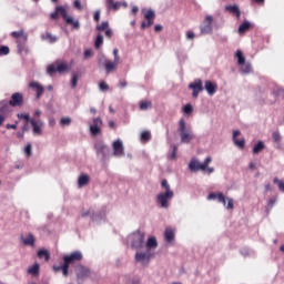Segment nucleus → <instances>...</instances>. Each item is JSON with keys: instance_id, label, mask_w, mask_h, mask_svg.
Here are the masks:
<instances>
[{"instance_id": "26", "label": "nucleus", "mask_w": 284, "mask_h": 284, "mask_svg": "<svg viewBox=\"0 0 284 284\" xmlns=\"http://www.w3.org/2000/svg\"><path fill=\"white\" fill-rule=\"evenodd\" d=\"M42 41H48V43H57L59 41V38L50 32L41 34Z\"/></svg>"}, {"instance_id": "40", "label": "nucleus", "mask_w": 284, "mask_h": 284, "mask_svg": "<svg viewBox=\"0 0 284 284\" xmlns=\"http://www.w3.org/2000/svg\"><path fill=\"white\" fill-rule=\"evenodd\" d=\"M109 28H110V22H108V21H103L101 24L97 26V30L99 32H103L104 30H106Z\"/></svg>"}, {"instance_id": "41", "label": "nucleus", "mask_w": 284, "mask_h": 284, "mask_svg": "<svg viewBox=\"0 0 284 284\" xmlns=\"http://www.w3.org/2000/svg\"><path fill=\"white\" fill-rule=\"evenodd\" d=\"M72 123V118L65 116V118H61L60 120V124L63 126H68Z\"/></svg>"}, {"instance_id": "34", "label": "nucleus", "mask_w": 284, "mask_h": 284, "mask_svg": "<svg viewBox=\"0 0 284 284\" xmlns=\"http://www.w3.org/2000/svg\"><path fill=\"white\" fill-rule=\"evenodd\" d=\"M263 150H265V143H263V141H258L253 148V154H260Z\"/></svg>"}, {"instance_id": "27", "label": "nucleus", "mask_w": 284, "mask_h": 284, "mask_svg": "<svg viewBox=\"0 0 284 284\" xmlns=\"http://www.w3.org/2000/svg\"><path fill=\"white\" fill-rule=\"evenodd\" d=\"M88 183H90V175L81 174L78 178V187H85V185H88Z\"/></svg>"}, {"instance_id": "47", "label": "nucleus", "mask_w": 284, "mask_h": 284, "mask_svg": "<svg viewBox=\"0 0 284 284\" xmlns=\"http://www.w3.org/2000/svg\"><path fill=\"white\" fill-rule=\"evenodd\" d=\"M183 112L184 114H192V112H194V108H192V104H186L183 108Z\"/></svg>"}, {"instance_id": "43", "label": "nucleus", "mask_w": 284, "mask_h": 284, "mask_svg": "<svg viewBox=\"0 0 284 284\" xmlns=\"http://www.w3.org/2000/svg\"><path fill=\"white\" fill-rule=\"evenodd\" d=\"M150 139H152L150 131H144L141 133V141H150Z\"/></svg>"}, {"instance_id": "37", "label": "nucleus", "mask_w": 284, "mask_h": 284, "mask_svg": "<svg viewBox=\"0 0 284 284\" xmlns=\"http://www.w3.org/2000/svg\"><path fill=\"white\" fill-rule=\"evenodd\" d=\"M235 57L237 58L239 65H243L245 63V55H243L242 50H237Z\"/></svg>"}, {"instance_id": "12", "label": "nucleus", "mask_w": 284, "mask_h": 284, "mask_svg": "<svg viewBox=\"0 0 284 284\" xmlns=\"http://www.w3.org/2000/svg\"><path fill=\"white\" fill-rule=\"evenodd\" d=\"M189 89L192 90L193 99H199V93L203 92V81L201 79H195L189 84Z\"/></svg>"}, {"instance_id": "21", "label": "nucleus", "mask_w": 284, "mask_h": 284, "mask_svg": "<svg viewBox=\"0 0 284 284\" xmlns=\"http://www.w3.org/2000/svg\"><path fill=\"white\" fill-rule=\"evenodd\" d=\"M105 8L109 12H116V10L121 9V2L114 0H105Z\"/></svg>"}, {"instance_id": "35", "label": "nucleus", "mask_w": 284, "mask_h": 284, "mask_svg": "<svg viewBox=\"0 0 284 284\" xmlns=\"http://www.w3.org/2000/svg\"><path fill=\"white\" fill-rule=\"evenodd\" d=\"M81 216H82L83 219L90 216V219H92V221H97V215H94V211H93L92 209H89V210H87V211H83L82 214H81Z\"/></svg>"}, {"instance_id": "15", "label": "nucleus", "mask_w": 284, "mask_h": 284, "mask_svg": "<svg viewBox=\"0 0 284 284\" xmlns=\"http://www.w3.org/2000/svg\"><path fill=\"white\" fill-rule=\"evenodd\" d=\"M69 70L68 64L63 62H59L57 65L55 64H50L47 68L48 74H54V72H67Z\"/></svg>"}, {"instance_id": "61", "label": "nucleus", "mask_w": 284, "mask_h": 284, "mask_svg": "<svg viewBox=\"0 0 284 284\" xmlns=\"http://www.w3.org/2000/svg\"><path fill=\"white\" fill-rule=\"evenodd\" d=\"M49 125H50V128H54L57 125V120H54V118H50Z\"/></svg>"}, {"instance_id": "23", "label": "nucleus", "mask_w": 284, "mask_h": 284, "mask_svg": "<svg viewBox=\"0 0 284 284\" xmlns=\"http://www.w3.org/2000/svg\"><path fill=\"white\" fill-rule=\"evenodd\" d=\"M239 136H241V131L235 130L233 131V143L237 146V148H245V140H239Z\"/></svg>"}, {"instance_id": "48", "label": "nucleus", "mask_w": 284, "mask_h": 284, "mask_svg": "<svg viewBox=\"0 0 284 284\" xmlns=\"http://www.w3.org/2000/svg\"><path fill=\"white\" fill-rule=\"evenodd\" d=\"M0 112H1L2 114H6V113L8 112V102L2 101V102L0 103Z\"/></svg>"}, {"instance_id": "63", "label": "nucleus", "mask_w": 284, "mask_h": 284, "mask_svg": "<svg viewBox=\"0 0 284 284\" xmlns=\"http://www.w3.org/2000/svg\"><path fill=\"white\" fill-rule=\"evenodd\" d=\"M161 30H163V26L156 24V26L154 27V31H155V32H161Z\"/></svg>"}, {"instance_id": "18", "label": "nucleus", "mask_w": 284, "mask_h": 284, "mask_svg": "<svg viewBox=\"0 0 284 284\" xmlns=\"http://www.w3.org/2000/svg\"><path fill=\"white\" fill-rule=\"evenodd\" d=\"M29 123L32 125L33 134L36 136H41L43 134V131L41 128H43V121L41 120H29Z\"/></svg>"}, {"instance_id": "1", "label": "nucleus", "mask_w": 284, "mask_h": 284, "mask_svg": "<svg viewBox=\"0 0 284 284\" xmlns=\"http://www.w3.org/2000/svg\"><path fill=\"white\" fill-rule=\"evenodd\" d=\"M156 247H159L156 237L150 236L146 240L145 247L136 250L134 256L135 263L142 265V267H148V265H150V261H152V256H154L152 251L156 250Z\"/></svg>"}, {"instance_id": "5", "label": "nucleus", "mask_w": 284, "mask_h": 284, "mask_svg": "<svg viewBox=\"0 0 284 284\" xmlns=\"http://www.w3.org/2000/svg\"><path fill=\"white\" fill-rule=\"evenodd\" d=\"M217 200L219 203H222L226 210H234V199L227 197L225 200V195L223 193H215L212 192L207 196V201H215ZM227 201V202H226Z\"/></svg>"}, {"instance_id": "17", "label": "nucleus", "mask_w": 284, "mask_h": 284, "mask_svg": "<svg viewBox=\"0 0 284 284\" xmlns=\"http://www.w3.org/2000/svg\"><path fill=\"white\" fill-rule=\"evenodd\" d=\"M101 125H103L101 118L93 119V123L90 126V132L93 136H99V134H101Z\"/></svg>"}, {"instance_id": "16", "label": "nucleus", "mask_w": 284, "mask_h": 284, "mask_svg": "<svg viewBox=\"0 0 284 284\" xmlns=\"http://www.w3.org/2000/svg\"><path fill=\"white\" fill-rule=\"evenodd\" d=\"M29 88H31V90H33V92H36V99H41V97H43V93L45 92V88H43V85L37 81H32L29 83Z\"/></svg>"}, {"instance_id": "58", "label": "nucleus", "mask_w": 284, "mask_h": 284, "mask_svg": "<svg viewBox=\"0 0 284 284\" xmlns=\"http://www.w3.org/2000/svg\"><path fill=\"white\" fill-rule=\"evenodd\" d=\"M94 54V52H92L91 49H87L84 51V59H90V57H92Z\"/></svg>"}, {"instance_id": "39", "label": "nucleus", "mask_w": 284, "mask_h": 284, "mask_svg": "<svg viewBox=\"0 0 284 284\" xmlns=\"http://www.w3.org/2000/svg\"><path fill=\"white\" fill-rule=\"evenodd\" d=\"M150 108H152V102L151 101L140 102V110L145 111V110H150Z\"/></svg>"}, {"instance_id": "42", "label": "nucleus", "mask_w": 284, "mask_h": 284, "mask_svg": "<svg viewBox=\"0 0 284 284\" xmlns=\"http://www.w3.org/2000/svg\"><path fill=\"white\" fill-rule=\"evenodd\" d=\"M94 45H95V48H101V45H103V36L102 34L97 36Z\"/></svg>"}, {"instance_id": "2", "label": "nucleus", "mask_w": 284, "mask_h": 284, "mask_svg": "<svg viewBox=\"0 0 284 284\" xmlns=\"http://www.w3.org/2000/svg\"><path fill=\"white\" fill-rule=\"evenodd\" d=\"M162 192H160L156 195V203L162 207L163 210H168L170 207V201L174 199V191L170 187V183H168V180H162L161 182Z\"/></svg>"}, {"instance_id": "38", "label": "nucleus", "mask_w": 284, "mask_h": 284, "mask_svg": "<svg viewBox=\"0 0 284 284\" xmlns=\"http://www.w3.org/2000/svg\"><path fill=\"white\" fill-rule=\"evenodd\" d=\"M242 256H244V258H247V256H254V251H252L248 247H244L241 251Z\"/></svg>"}, {"instance_id": "31", "label": "nucleus", "mask_w": 284, "mask_h": 284, "mask_svg": "<svg viewBox=\"0 0 284 284\" xmlns=\"http://www.w3.org/2000/svg\"><path fill=\"white\" fill-rule=\"evenodd\" d=\"M250 28H252V23H250L247 20H244L243 23L239 27V33L244 34V32H247Z\"/></svg>"}, {"instance_id": "56", "label": "nucleus", "mask_w": 284, "mask_h": 284, "mask_svg": "<svg viewBox=\"0 0 284 284\" xmlns=\"http://www.w3.org/2000/svg\"><path fill=\"white\" fill-rule=\"evenodd\" d=\"M276 203V197H271L267 203L268 210H272L274 207V204Z\"/></svg>"}, {"instance_id": "36", "label": "nucleus", "mask_w": 284, "mask_h": 284, "mask_svg": "<svg viewBox=\"0 0 284 284\" xmlns=\"http://www.w3.org/2000/svg\"><path fill=\"white\" fill-rule=\"evenodd\" d=\"M241 65V72L242 74H250V72H252V64L250 63H243V64H240Z\"/></svg>"}, {"instance_id": "22", "label": "nucleus", "mask_w": 284, "mask_h": 284, "mask_svg": "<svg viewBox=\"0 0 284 284\" xmlns=\"http://www.w3.org/2000/svg\"><path fill=\"white\" fill-rule=\"evenodd\" d=\"M75 273L78 278H88V276H90V268L83 266V265H79L75 268Z\"/></svg>"}, {"instance_id": "57", "label": "nucleus", "mask_w": 284, "mask_h": 284, "mask_svg": "<svg viewBox=\"0 0 284 284\" xmlns=\"http://www.w3.org/2000/svg\"><path fill=\"white\" fill-rule=\"evenodd\" d=\"M101 19V10H97L93 14V20L99 22Z\"/></svg>"}, {"instance_id": "14", "label": "nucleus", "mask_w": 284, "mask_h": 284, "mask_svg": "<svg viewBox=\"0 0 284 284\" xmlns=\"http://www.w3.org/2000/svg\"><path fill=\"white\" fill-rule=\"evenodd\" d=\"M83 258V253L81 251H74L73 253L65 255L63 257L64 263L67 265H72V263H79V261H82Z\"/></svg>"}, {"instance_id": "62", "label": "nucleus", "mask_w": 284, "mask_h": 284, "mask_svg": "<svg viewBox=\"0 0 284 284\" xmlns=\"http://www.w3.org/2000/svg\"><path fill=\"white\" fill-rule=\"evenodd\" d=\"M74 8H77L78 10H81V1L75 0L74 1Z\"/></svg>"}, {"instance_id": "10", "label": "nucleus", "mask_w": 284, "mask_h": 284, "mask_svg": "<svg viewBox=\"0 0 284 284\" xmlns=\"http://www.w3.org/2000/svg\"><path fill=\"white\" fill-rule=\"evenodd\" d=\"M156 17V13H154V10L149 9L144 12V19H146V21H143L141 23V30H145V28H152V26H154V19Z\"/></svg>"}, {"instance_id": "64", "label": "nucleus", "mask_w": 284, "mask_h": 284, "mask_svg": "<svg viewBox=\"0 0 284 284\" xmlns=\"http://www.w3.org/2000/svg\"><path fill=\"white\" fill-rule=\"evenodd\" d=\"M126 87H128V82L125 80H121L120 88H126Z\"/></svg>"}, {"instance_id": "25", "label": "nucleus", "mask_w": 284, "mask_h": 284, "mask_svg": "<svg viewBox=\"0 0 284 284\" xmlns=\"http://www.w3.org/2000/svg\"><path fill=\"white\" fill-rule=\"evenodd\" d=\"M174 236H175V231L172 227H168L164 231V239L166 241V243H172V241H174Z\"/></svg>"}, {"instance_id": "30", "label": "nucleus", "mask_w": 284, "mask_h": 284, "mask_svg": "<svg viewBox=\"0 0 284 284\" xmlns=\"http://www.w3.org/2000/svg\"><path fill=\"white\" fill-rule=\"evenodd\" d=\"M95 150L98 154H102V156H105V150H108V146L103 142H97L95 143Z\"/></svg>"}, {"instance_id": "28", "label": "nucleus", "mask_w": 284, "mask_h": 284, "mask_svg": "<svg viewBox=\"0 0 284 284\" xmlns=\"http://www.w3.org/2000/svg\"><path fill=\"white\" fill-rule=\"evenodd\" d=\"M38 258H44V261L48 263L50 261V251L45 248H40L37 253Z\"/></svg>"}, {"instance_id": "29", "label": "nucleus", "mask_w": 284, "mask_h": 284, "mask_svg": "<svg viewBox=\"0 0 284 284\" xmlns=\"http://www.w3.org/2000/svg\"><path fill=\"white\" fill-rule=\"evenodd\" d=\"M225 10H227V12H232V14L236 16L237 19H241V10L239 9V6H226Z\"/></svg>"}, {"instance_id": "6", "label": "nucleus", "mask_w": 284, "mask_h": 284, "mask_svg": "<svg viewBox=\"0 0 284 284\" xmlns=\"http://www.w3.org/2000/svg\"><path fill=\"white\" fill-rule=\"evenodd\" d=\"M212 163V158L207 156L203 163H201L199 161V159L196 158H192L190 163H189V170H191V172H205V170H207V165H210Z\"/></svg>"}, {"instance_id": "51", "label": "nucleus", "mask_w": 284, "mask_h": 284, "mask_svg": "<svg viewBox=\"0 0 284 284\" xmlns=\"http://www.w3.org/2000/svg\"><path fill=\"white\" fill-rule=\"evenodd\" d=\"M7 54H10V48H8V47H1V48H0V55H1V57H4V55H7Z\"/></svg>"}, {"instance_id": "3", "label": "nucleus", "mask_w": 284, "mask_h": 284, "mask_svg": "<svg viewBox=\"0 0 284 284\" xmlns=\"http://www.w3.org/2000/svg\"><path fill=\"white\" fill-rule=\"evenodd\" d=\"M128 243L132 250H143L145 247V233L143 231H135L128 236Z\"/></svg>"}, {"instance_id": "9", "label": "nucleus", "mask_w": 284, "mask_h": 284, "mask_svg": "<svg viewBox=\"0 0 284 284\" xmlns=\"http://www.w3.org/2000/svg\"><path fill=\"white\" fill-rule=\"evenodd\" d=\"M58 10L61 11V17L65 23L69 26H72L73 30H79L81 28V22L79 20H75L72 16H68V10L65 8H58Z\"/></svg>"}, {"instance_id": "13", "label": "nucleus", "mask_w": 284, "mask_h": 284, "mask_svg": "<svg viewBox=\"0 0 284 284\" xmlns=\"http://www.w3.org/2000/svg\"><path fill=\"white\" fill-rule=\"evenodd\" d=\"M113 148V156H116L118 159H121V156H125V148L123 146V141L115 140L112 143Z\"/></svg>"}, {"instance_id": "46", "label": "nucleus", "mask_w": 284, "mask_h": 284, "mask_svg": "<svg viewBox=\"0 0 284 284\" xmlns=\"http://www.w3.org/2000/svg\"><path fill=\"white\" fill-rule=\"evenodd\" d=\"M18 119H24L27 123H30L33 119H30V114L28 113H18Z\"/></svg>"}, {"instance_id": "32", "label": "nucleus", "mask_w": 284, "mask_h": 284, "mask_svg": "<svg viewBox=\"0 0 284 284\" xmlns=\"http://www.w3.org/2000/svg\"><path fill=\"white\" fill-rule=\"evenodd\" d=\"M179 153V148L176 145L172 146V150L168 153L169 161H176V154Z\"/></svg>"}, {"instance_id": "33", "label": "nucleus", "mask_w": 284, "mask_h": 284, "mask_svg": "<svg viewBox=\"0 0 284 284\" xmlns=\"http://www.w3.org/2000/svg\"><path fill=\"white\" fill-rule=\"evenodd\" d=\"M39 270H40V265L39 263H36L34 265L28 268V274H31V276H39Z\"/></svg>"}, {"instance_id": "55", "label": "nucleus", "mask_w": 284, "mask_h": 284, "mask_svg": "<svg viewBox=\"0 0 284 284\" xmlns=\"http://www.w3.org/2000/svg\"><path fill=\"white\" fill-rule=\"evenodd\" d=\"M114 61L121 63V57H119V49H113Z\"/></svg>"}, {"instance_id": "45", "label": "nucleus", "mask_w": 284, "mask_h": 284, "mask_svg": "<svg viewBox=\"0 0 284 284\" xmlns=\"http://www.w3.org/2000/svg\"><path fill=\"white\" fill-rule=\"evenodd\" d=\"M273 183H276V184L278 185V190H280L281 192H284V181H283V180H278L277 178H275V179L273 180Z\"/></svg>"}, {"instance_id": "44", "label": "nucleus", "mask_w": 284, "mask_h": 284, "mask_svg": "<svg viewBox=\"0 0 284 284\" xmlns=\"http://www.w3.org/2000/svg\"><path fill=\"white\" fill-rule=\"evenodd\" d=\"M79 83V73H72L71 88H74Z\"/></svg>"}, {"instance_id": "7", "label": "nucleus", "mask_w": 284, "mask_h": 284, "mask_svg": "<svg viewBox=\"0 0 284 284\" xmlns=\"http://www.w3.org/2000/svg\"><path fill=\"white\" fill-rule=\"evenodd\" d=\"M98 63H100V65L104 67L106 74H110V72L116 71V68L119 67V62H116V60H114L112 62V61L108 60V58L103 54L99 55Z\"/></svg>"}, {"instance_id": "11", "label": "nucleus", "mask_w": 284, "mask_h": 284, "mask_svg": "<svg viewBox=\"0 0 284 284\" xmlns=\"http://www.w3.org/2000/svg\"><path fill=\"white\" fill-rule=\"evenodd\" d=\"M214 17L206 16L203 22L200 26L201 34H212V22Z\"/></svg>"}, {"instance_id": "50", "label": "nucleus", "mask_w": 284, "mask_h": 284, "mask_svg": "<svg viewBox=\"0 0 284 284\" xmlns=\"http://www.w3.org/2000/svg\"><path fill=\"white\" fill-rule=\"evenodd\" d=\"M70 268V264H68V263H63L62 264V270H61V272H62V274H63V276H68V270Z\"/></svg>"}, {"instance_id": "49", "label": "nucleus", "mask_w": 284, "mask_h": 284, "mask_svg": "<svg viewBox=\"0 0 284 284\" xmlns=\"http://www.w3.org/2000/svg\"><path fill=\"white\" fill-rule=\"evenodd\" d=\"M272 139H273L274 143H281V133L273 132Z\"/></svg>"}, {"instance_id": "4", "label": "nucleus", "mask_w": 284, "mask_h": 284, "mask_svg": "<svg viewBox=\"0 0 284 284\" xmlns=\"http://www.w3.org/2000/svg\"><path fill=\"white\" fill-rule=\"evenodd\" d=\"M178 132L180 134L181 143L187 144L191 141H194V132L187 126L184 119L179 121Z\"/></svg>"}, {"instance_id": "59", "label": "nucleus", "mask_w": 284, "mask_h": 284, "mask_svg": "<svg viewBox=\"0 0 284 284\" xmlns=\"http://www.w3.org/2000/svg\"><path fill=\"white\" fill-rule=\"evenodd\" d=\"M106 39H112V29H110V27L108 29H105V32H104Z\"/></svg>"}, {"instance_id": "53", "label": "nucleus", "mask_w": 284, "mask_h": 284, "mask_svg": "<svg viewBox=\"0 0 284 284\" xmlns=\"http://www.w3.org/2000/svg\"><path fill=\"white\" fill-rule=\"evenodd\" d=\"M99 88H100L101 92H108V90H110V87L105 82H101L99 84Z\"/></svg>"}, {"instance_id": "52", "label": "nucleus", "mask_w": 284, "mask_h": 284, "mask_svg": "<svg viewBox=\"0 0 284 284\" xmlns=\"http://www.w3.org/2000/svg\"><path fill=\"white\" fill-rule=\"evenodd\" d=\"M59 8H65V7H57L55 11L53 13H51V19H58L59 14H61V10H59Z\"/></svg>"}, {"instance_id": "60", "label": "nucleus", "mask_w": 284, "mask_h": 284, "mask_svg": "<svg viewBox=\"0 0 284 284\" xmlns=\"http://www.w3.org/2000/svg\"><path fill=\"white\" fill-rule=\"evenodd\" d=\"M196 36L193 33V31H186V39H189L190 41H192V39H194Z\"/></svg>"}, {"instance_id": "20", "label": "nucleus", "mask_w": 284, "mask_h": 284, "mask_svg": "<svg viewBox=\"0 0 284 284\" xmlns=\"http://www.w3.org/2000/svg\"><path fill=\"white\" fill-rule=\"evenodd\" d=\"M9 105L12 108H17L18 105H23V94L17 92L11 95V100L9 101Z\"/></svg>"}, {"instance_id": "19", "label": "nucleus", "mask_w": 284, "mask_h": 284, "mask_svg": "<svg viewBox=\"0 0 284 284\" xmlns=\"http://www.w3.org/2000/svg\"><path fill=\"white\" fill-rule=\"evenodd\" d=\"M204 90H206L209 97H214V94H216V90H219V84L211 80H206L204 82Z\"/></svg>"}, {"instance_id": "24", "label": "nucleus", "mask_w": 284, "mask_h": 284, "mask_svg": "<svg viewBox=\"0 0 284 284\" xmlns=\"http://www.w3.org/2000/svg\"><path fill=\"white\" fill-rule=\"evenodd\" d=\"M21 241L23 245H29L33 247L37 240L34 239V235L32 233H29L27 236H21Z\"/></svg>"}, {"instance_id": "54", "label": "nucleus", "mask_w": 284, "mask_h": 284, "mask_svg": "<svg viewBox=\"0 0 284 284\" xmlns=\"http://www.w3.org/2000/svg\"><path fill=\"white\" fill-rule=\"evenodd\" d=\"M24 154H27V156H31L32 155V144H27L26 145Z\"/></svg>"}, {"instance_id": "8", "label": "nucleus", "mask_w": 284, "mask_h": 284, "mask_svg": "<svg viewBox=\"0 0 284 284\" xmlns=\"http://www.w3.org/2000/svg\"><path fill=\"white\" fill-rule=\"evenodd\" d=\"M11 37L13 39H17V45L19 52H22V50L26 49V41H28V33L21 29L20 31H13L11 32Z\"/></svg>"}]
</instances>
